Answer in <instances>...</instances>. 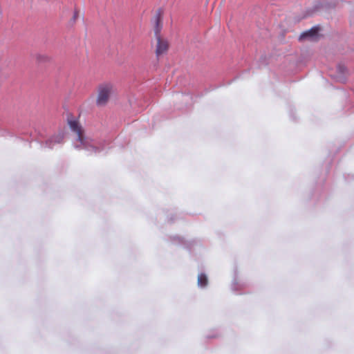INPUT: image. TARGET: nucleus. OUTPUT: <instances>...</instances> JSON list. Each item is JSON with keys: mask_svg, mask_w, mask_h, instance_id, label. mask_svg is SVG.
<instances>
[{"mask_svg": "<svg viewBox=\"0 0 354 354\" xmlns=\"http://www.w3.org/2000/svg\"><path fill=\"white\" fill-rule=\"evenodd\" d=\"M162 28V21L160 15L158 14L156 17L155 35L157 39V44L156 48V55L157 57L166 53L169 49V44L166 39H162L160 32Z\"/></svg>", "mask_w": 354, "mask_h": 354, "instance_id": "nucleus-1", "label": "nucleus"}, {"mask_svg": "<svg viewBox=\"0 0 354 354\" xmlns=\"http://www.w3.org/2000/svg\"><path fill=\"white\" fill-rule=\"evenodd\" d=\"M113 91V85L110 83L102 84L97 88L96 103L98 106L105 105Z\"/></svg>", "mask_w": 354, "mask_h": 354, "instance_id": "nucleus-2", "label": "nucleus"}, {"mask_svg": "<svg viewBox=\"0 0 354 354\" xmlns=\"http://www.w3.org/2000/svg\"><path fill=\"white\" fill-rule=\"evenodd\" d=\"M68 124L73 131H74L77 136V140L80 142L83 147H88V141L86 138L84 136V131L79 122L76 120H69Z\"/></svg>", "mask_w": 354, "mask_h": 354, "instance_id": "nucleus-3", "label": "nucleus"}, {"mask_svg": "<svg viewBox=\"0 0 354 354\" xmlns=\"http://www.w3.org/2000/svg\"><path fill=\"white\" fill-rule=\"evenodd\" d=\"M318 30H319L318 28H313L310 30L303 32L299 36V40L301 41L306 38H310V39L314 38L317 35Z\"/></svg>", "mask_w": 354, "mask_h": 354, "instance_id": "nucleus-4", "label": "nucleus"}, {"mask_svg": "<svg viewBox=\"0 0 354 354\" xmlns=\"http://www.w3.org/2000/svg\"><path fill=\"white\" fill-rule=\"evenodd\" d=\"M207 284V278L205 274H200L198 276V285L201 287H205Z\"/></svg>", "mask_w": 354, "mask_h": 354, "instance_id": "nucleus-5", "label": "nucleus"}, {"mask_svg": "<svg viewBox=\"0 0 354 354\" xmlns=\"http://www.w3.org/2000/svg\"><path fill=\"white\" fill-rule=\"evenodd\" d=\"M77 12H75V14H74V18H75L77 17Z\"/></svg>", "mask_w": 354, "mask_h": 354, "instance_id": "nucleus-6", "label": "nucleus"}]
</instances>
